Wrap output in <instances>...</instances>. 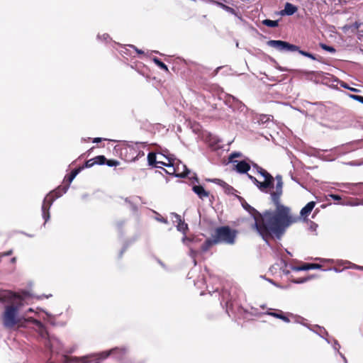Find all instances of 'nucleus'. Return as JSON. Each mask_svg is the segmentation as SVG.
<instances>
[{"label": "nucleus", "mask_w": 363, "mask_h": 363, "mask_svg": "<svg viewBox=\"0 0 363 363\" xmlns=\"http://www.w3.org/2000/svg\"><path fill=\"white\" fill-rule=\"evenodd\" d=\"M274 178L277 183L275 190L270 193V199L275 208L274 211H269L265 213L264 221L272 224L269 227L272 231L281 235L285 233L287 228L296 223L299 218L291 213L289 206L282 204L281 202L284 186L281 175L277 174Z\"/></svg>", "instance_id": "1"}, {"label": "nucleus", "mask_w": 363, "mask_h": 363, "mask_svg": "<svg viewBox=\"0 0 363 363\" xmlns=\"http://www.w3.org/2000/svg\"><path fill=\"white\" fill-rule=\"evenodd\" d=\"M242 207L247 211L254 219V223L252 227L255 230L257 233L263 238L264 240L267 242V239L271 237H274L278 240H280L284 233L279 235L274 233L269 229V224L264 221V216L267 212L265 211L263 213H259L256 209L249 205L246 201L242 203ZM269 210H268L269 211Z\"/></svg>", "instance_id": "2"}, {"label": "nucleus", "mask_w": 363, "mask_h": 363, "mask_svg": "<svg viewBox=\"0 0 363 363\" xmlns=\"http://www.w3.org/2000/svg\"><path fill=\"white\" fill-rule=\"evenodd\" d=\"M69 189V186H64L62 188V192H60V189L58 188L53 191L50 192L47 196L44 198L43 204L41 206L42 216L45 220V223H47L50 218V209L53 203V202L60 196L63 194H65ZM45 223H44L45 225Z\"/></svg>", "instance_id": "3"}, {"label": "nucleus", "mask_w": 363, "mask_h": 363, "mask_svg": "<svg viewBox=\"0 0 363 363\" xmlns=\"http://www.w3.org/2000/svg\"><path fill=\"white\" fill-rule=\"evenodd\" d=\"M267 45L280 52H295L298 51L299 54L306 57L311 58L313 60H316V57L314 55L306 51L302 50L299 49V47L290 44L286 41H283L280 40H270L267 42Z\"/></svg>", "instance_id": "4"}, {"label": "nucleus", "mask_w": 363, "mask_h": 363, "mask_svg": "<svg viewBox=\"0 0 363 363\" xmlns=\"http://www.w3.org/2000/svg\"><path fill=\"white\" fill-rule=\"evenodd\" d=\"M218 243L233 245L235 241L236 231L231 230L228 226L218 228L213 235Z\"/></svg>", "instance_id": "5"}, {"label": "nucleus", "mask_w": 363, "mask_h": 363, "mask_svg": "<svg viewBox=\"0 0 363 363\" xmlns=\"http://www.w3.org/2000/svg\"><path fill=\"white\" fill-rule=\"evenodd\" d=\"M4 326L6 328H12L18 323V309L15 306H8L2 315Z\"/></svg>", "instance_id": "6"}, {"label": "nucleus", "mask_w": 363, "mask_h": 363, "mask_svg": "<svg viewBox=\"0 0 363 363\" xmlns=\"http://www.w3.org/2000/svg\"><path fill=\"white\" fill-rule=\"evenodd\" d=\"M258 173L264 179V182H260L259 190L262 192L268 193V189L274 187V178L263 168L258 169Z\"/></svg>", "instance_id": "7"}, {"label": "nucleus", "mask_w": 363, "mask_h": 363, "mask_svg": "<svg viewBox=\"0 0 363 363\" xmlns=\"http://www.w3.org/2000/svg\"><path fill=\"white\" fill-rule=\"evenodd\" d=\"M172 172H167L169 175H173L177 178H184L189 173V170L186 166L181 162H175V160L172 159Z\"/></svg>", "instance_id": "8"}, {"label": "nucleus", "mask_w": 363, "mask_h": 363, "mask_svg": "<svg viewBox=\"0 0 363 363\" xmlns=\"http://www.w3.org/2000/svg\"><path fill=\"white\" fill-rule=\"evenodd\" d=\"M170 216L174 223H177V230L185 233V231L188 229V226L187 224H186L184 221L182 220L181 216L176 213H172Z\"/></svg>", "instance_id": "9"}, {"label": "nucleus", "mask_w": 363, "mask_h": 363, "mask_svg": "<svg viewBox=\"0 0 363 363\" xmlns=\"http://www.w3.org/2000/svg\"><path fill=\"white\" fill-rule=\"evenodd\" d=\"M271 309H269L267 312L264 313V314L272 316L274 318H278L284 321V323H289L290 318H289V315L287 313H284L281 310H276V311L272 312L270 311Z\"/></svg>", "instance_id": "10"}, {"label": "nucleus", "mask_w": 363, "mask_h": 363, "mask_svg": "<svg viewBox=\"0 0 363 363\" xmlns=\"http://www.w3.org/2000/svg\"><path fill=\"white\" fill-rule=\"evenodd\" d=\"M228 102L230 104V106L233 108H238L240 111H243L246 109L245 104H242L238 99L233 96H229Z\"/></svg>", "instance_id": "11"}, {"label": "nucleus", "mask_w": 363, "mask_h": 363, "mask_svg": "<svg viewBox=\"0 0 363 363\" xmlns=\"http://www.w3.org/2000/svg\"><path fill=\"white\" fill-rule=\"evenodd\" d=\"M236 171L241 174L247 173L250 169V164L245 160L237 162L235 165Z\"/></svg>", "instance_id": "12"}, {"label": "nucleus", "mask_w": 363, "mask_h": 363, "mask_svg": "<svg viewBox=\"0 0 363 363\" xmlns=\"http://www.w3.org/2000/svg\"><path fill=\"white\" fill-rule=\"evenodd\" d=\"M298 9L296 6L291 3H286L284 6V9L281 11L280 13L282 16H291L294 14L297 11Z\"/></svg>", "instance_id": "13"}, {"label": "nucleus", "mask_w": 363, "mask_h": 363, "mask_svg": "<svg viewBox=\"0 0 363 363\" xmlns=\"http://www.w3.org/2000/svg\"><path fill=\"white\" fill-rule=\"evenodd\" d=\"M192 190L201 199H203L209 196V193L202 186L195 185L192 187Z\"/></svg>", "instance_id": "14"}, {"label": "nucleus", "mask_w": 363, "mask_h": 363, "mask_svg": "<svg viewBox=\"0 0 363 363\" xmlns=\"http://www.w3.org/2000/svg\"><path fill=\"white\" fill-rule=\"evenodd\" d=\"M315 206V201L308 202L300 211V215L303 218H306L312 211Z\"/></svg>", "instance_id": "15"}, {"label": "nucleus", "mask_w": 363, "mask_h": 363, "mask_svg": "<svg viewBox=\"0 0 363 363\" xmlns=\"http://www.w3.org/2000/svg\"><path fill=\"white\" fill-rule=\"evenodd\" d=\"M43 312L45 313L47 318H46V320L50 323L52 324V325H60V326H64L65 325V323L63 322H60V323H56L55 322V319L58 316V315H60L62 313H60L59 314H57V315H53L52 313H50V312L48 311H43Z\"/></svg>", "instance_id": "16"}, {"label": "nucleus", "mask_w": 363, "mask_h": 363, "mask_svg": "<svg viewBox=\"0 0 363 363\" xmlns=\"http://www.w3.org/2000/svg\"><path fill=\"white\" fill-rule=\"evenodd\" d=\"M287 314L289 315V317L291 318V319L294 320V323L301 324V325L306 327L310 330H313V329L311 328V327L310 325H308V324H306L303 322L305 320V319L303 317L297 315H294L291 313H287Z\"/></svg>", "instance_id": "17"}, {"label": "nucleus", "mask_w": 363, "mask_h": 363, "mask_svg": "<svg viewBox=\"0 0 363 363\" xmlns=\"http://www.w3.org/2000/svg\"><path fill=\"white\" fill-rule=\"evenodd\" d=\"M217 244L214 237L213 236L212 239H207L201 245V250L203 252H206L209 250V248L213 245Z\"/></svg>", "instance_id": "18"}, {"label": "nucleus", "mask_w": 363, "mask_h": 363, "mask_svg": "<svg viewBox=\"0 0 363 363\" xmlns=\"http://www.w3.org/2000/svg\"><path fill=\"white\" fill-rule=\"evenodd\" d=\"M313 329V332L318 335L320 337H323L324 335H328V332L325 330V329L323 327H320L318 325H314L313 327H311Z\"/></svg>", "instance_id": "19"}, {"label": "nucleus", "mask_w": 363, "mask_h": 363, "mask_svg": "<svg viewBox=\"0 0 363 363\" xmlns=\"http://www.w3.org/2000/svg\"><path fill=\"white\" fill-rule=\"evenodd\" d=\"M152 61L154 62V63L157 65L160 69L166 71V72H169V69H168V67L164 63L162 62L159 58L157 57H153L152 58Z\"/></svg>", "instance_id": "20"}, {"label": "nucleus", "mask_w": 363, "mask_h": 363, "mask_svg": "<svg viewBox=\"0 0 363 363\" xmlns=\"http://www.w3.org/2000/svg\"><path fill=\"white\" fill-rule=\"evenodd\" d=\"M161 156H162L163 157H166L168 160V162L166 163V162H162V161H157V164H160L163 166H165V167H167L168 168H171L172 167V159L173 157H167L166 155H164V154H160Z\"/></svg>", "instance_id": "21"}, {"label": "nucleus", "mask_w": 363, "mask_h": 363, "mask_svg": "<svg viewBox=\"0 0 363 363\" xmlns=\"http://www.w3.org/2000/svg\"><path fill=\"white\" fill-rule=\"evenodd\" d=\"M218 5H219L222 9H223L225 11H227L228 13H230V14H233V15H235V16H238V13L236 12V11L232 8V7H230L227 5H225L222 3H218Z\"/></svg>", "instance_id": "22"}, {"label": "nucleus", "mask_w": 363, "mask_h": 363, "mask_svg": "<svg viewBox=\"0 0 363 363\" xmlns=\"http://www.w3.org/2000/svg\"><path fill=\"white\" fill-rule=\"evenodd\" d=\"M83 167H79V168H77V169H74V170H72L68 177V182H69V184H70L73 180L74 179L77 177V175L80 172L81 169H82ZM67 186H69V184H68Z\"/></svg>", "instance_id": "23"}, {"label": "nucleus", "mask_w": 363, "mask_h": 363, "mask_svg": "<svg viewBox=\"0 0 363 363\" xmlns=\"http://www.w3.org/2000/svg\"><path fill=\"white\" fill-rule=\"evenodd\" d=\"M291 269L293 271H296V272L309 270L310 269V264L305 263L301 266L292 267Z\"/></svg>", "instance_id": "24"}, {"label": "nucleus", "mask_w": 363, "mask_h": 363, "mask_svg": "<svg viewBox=\"0 0 363 363\" xmlns=\"http://www.w3.org/2000/svg\"><path fill=\"white\" fill-rule=\"evenodd\" d=\"M262 24L266 26L270 27V28H275V27L278 26V21H272L270 19H265V20L262 21Z\"/></svg>", "instance_id": "25"}, {"label": "nucleus", "mask_w": 363, "mask_h": 363, "mask_svg": "<svg viewBox=\"0 0 363 363\" xmlns=\"http://www.w3.org/2000/svg\"><path fill=\"white\" fill-rule=\"evenodd\" d=\"M114 349H118V350H124V353H121L119 351H116L115 352V354H112L115 358L118 359H121L123 358V356L125 355V354L127 353L128 352V349L126 347H115Z\"/></svg>", "instance_id": "26"}, {"label": "nucleus", "mask_w": 363, "mask_h": 363, "mask_svg": "<svg viewBox=\"0 0 363 363\" xmlns=\"http://www.w3.org/2000/svg\"><path fill=\"white\" fill-rule=\"evenodd\" d=\"M147 162L149 165L153 166L157 164L156 155L153 152H150L147 155Z\"/></svg>", "instance_id": "27"}, {"label": "nucleus", "mask_w": 363, "mask_h": 363, "mask_svg": "<svg viewBox=\"0 0 363 363\" xmlns=\"http://www.w3.org/2000/svg\"><path fill=\"white\" fill-rule=\"evenodd\" d=\"M95 164H104L106 162V158L104 155H99L94 158Z\"/></svg>", "instance_id": "28"}, {"label": "nucleus", "mask_w": 363, "mask_h": 363, "mask_svg": "<svg viewBox=\"0 0 363 363\" xmlns=\"http://www.w3.org/2000/svg\"><path fill=\"white\" fill-rule=\"evenodd\" d=\"M273 117L270 115H262L259 118L261 123H267L272 120Z\"/></svg>", "instance_id": "29"}, {"label": "nucleus", "mask_w": 363, "mask_h": 363, "mask_svg": "<svg viewBox=\"0 0 363 363\" xmlns=\"http://www.w3.org/2000/svg\"><path fill=\"white\" fill-rule=\"evenodd\" d=\"M10 292L7 291H0V302H4L9 298Z\"/></svg>", "instance_id": "30"}, {"label": "nucleus", "mask_w": 363, "mask_h": 363, "mask_svg": "<svg viewBox=\"0 0 363 363\" xmlns=\"http://www.w3.org/2000/svg\"><path fill=\"white\" fill-rule=\"evenodd\" d=\"M97 39L104 42H108L111 40V38L108 34L104 33V34H98L97 35Z\"/></svg>", "instance_id": "31"}, {"label": "nucleus", "mask_w": 363, "mask_h": 363, "mask_svg": "<svg viewBox=\"0 0 363 363\" xmlns=\"http://www.w3.org/2000/svg\"><path fill=\"white\" fill-rule=\"evenodd\" d=\"M320 46L323 50L328 51L330 53H335L336 51L333 47L327 45L324 43H320Z\"/></svg>", "instance_id": "32"}, {"label": "nucleus", "mask_w": 363, "mask_h": 363, "mask_svg": "<svg viewBox=\"0 0 363 363\" xmlns=\"http://www.w3.org/2000/svg\"><path fill=\"white\" fill-rule=\"evenodd\" d=\"M241 155H242V154L239 152H234L231 153L229 156L230 162L236 163L238 161L233 160V158L241 157Z\"/></svg>", "instance_id": "33"}, {"label": "nucleus", "mask_w": 363, "mask_h": 363, "mask_svg": "<svg viewBox=\"0 0 363 363\" xmlns=\"http://www.w3.org/2000/svg\"><path fill=\"white\" fill-rule=\"evenodd\" d=\"M155 213L156 214V216L155 217L156 220L161 222L162 223H164V224L168 223V220L166 218H163L160 214H159L157 212H155Z\"/></svg>", "instance_id": "34"}, {"label": "nucleus", "mask_w": 363, "mask_h": 363, "mask_svg": "<svg viewBox=\"0 0 363 363\" xmlns=\"http://www.w3.org/2000/svg\"><path fill=\"white\" fill-rule=\"evenodd\" d=\"M197 255V251L192 249L190 247V252H189V256L192 258L193 262L194 265H196V256Z\"/></svg>", "instance_id": "35"}, {"label": "nucleus", "mask_w": 363, "mask_h": 363, "mask_svg": "<svg viewBox=\"0 0 363 363\" xmlns=\"http://www.w3.org/2000/svg\"><path fill=\"white\" fill-rule=\"evenodd\" d=\"M247 177L252 182V183L259 189L260 182H259L255 177L250 174H247Z\"/></svg>", "instance_id": "36"}, {"label": "nucleus", "mask_w": 363, "mask_h": 363, "mask_svg": "<svg viewBox=\"0 0 363 363\" xmlns=\"http://www.w3.org/2000/svg\"><path fill=\"white\" fill-rule=\"evenodd\" d=\"M106 164L108 167H116L119 164V162L117 160H109L106 161Z\"/></svg>", "instance_id": "37"}, {"label": "nucleus", "mask_w": 363, "mask_h": 363, "mask_svg": "<svg viewBox=\"0 0 363 363\" xmlns=\"http://www.w3.org/2000/svg\"><path fill=\"white\" fill-rule=\"evenodd\" d=\"M350 96L355 101H357L363 104V96L360 95L350 94Z\"/></svg>", "instance_id": "38"}, {"label": "nucleus", "mask_w": 363, "mask_h": 363, "mask_svg": "<svg viewBox=\"0 0 363 363\" xmlns=\"http://www.w3.org/2000/svg\"><path fill=\"white\" fill-rule=\"evenodd\" d=\"M94 164H95V163H94V158H93V159L87 160L85 162L84 167L90 168V167H93Z\"/></svg>", "instance_id": "39"}, {"label": "nucleus", "mask_w": 363, "mask_h": 363, "mask_svg": "<svg viewBox=\"0 0 363 363\" xmlns=\"http://www.w3.org/2000/svg\"><path fill=\"white\" fill-rule=\"evenodd\" d=\"M210 181L213 182V183L218 184H219L220 186H225L227 185V184L225 182H223V181H222V180H220L219 179H211Z\"/></svg>", "instance_id": "40"}, {"label": "nucleus", "mask_w": 363, "mask_h": 363, "mask_svg": "<svg viewBox=\"0 0 363 363\" xmlns=\"http://www.w3.org/2000/svg\"><path fill=\"white\" fill-rule=\"evenodd\" d=\"M333 347L334 350H335V351H336L338 354H339V352H340L339 351L340 347V344L338 343L337 340H334L333 345Z\"/></svg>", "instance_id": "41"}, {"label": "nucleus", "mask_w": 363, "mask_h": 363, "mask_svg": "<svg viewBox=\"0 0 363 363\" xmlns=\"http://www.w3.org/2000/svg\"><path fill=\"white\" fill-rule=\"evenodd\" d=\"M31 322L33 323L40 329H42V330L44 329V326H43V323L40 321H39V320H38L36 319H33L31 320Z\"/></svg>", "instance_id": "42"}, {"label": "nucleus", "mask_w": 363, "mask_h": 363, "mask_svg": "<svg viewBox=\"0 0 363 363\" xmlns=\"http://www.w3.org/2000/svg\"><path fill=\"white\" fill-rule=\"evenodd\" d=\"M193 241L192 239H190V238H186V236H184L183 238H182V242L187 245V246H189V243Z\"/></svg>", "instance_id": "43"}, {"label": "nucleus", "mask_w": 363, "mask_h": 363, "mask_svg": "<svg viewBox=\"0 0 363 363\" xmlns=\"http://www.w3.org/2000/svg\"><path fill=\"white\" fill-rule=\"evenodd\" d=\"M317 228H318V225L314 222H311L309 229L313 232H315Z\"/></svg>", "instance_id": "44"}, {"label": "nucleus", "mask_w": 363, "mask_h": 363, "mask_svg": "<svg viewBox=\"0 0 363 363\" xmlns=\"http://www.w3.org/2000/svg\"><path fill=\"white\" fill-rule=\"evenodd\" d=\"M341 86H342L343 88H345V89H350V91H354V92H357V91H359V90H358V89H355V88H351V87H350V86H349L346 83H343V84H342V85H341Z\"/></svg>", "instance_id": "45"}, {"label": "nucleus", "mask_w": 363, "mask_h": 363, "mask_svg": "<svg viewBox=\"0 0 363 363\" xmlns=\"http://www.w3.org/2000/svg\"><path fill=\"white\" fill-rule=\"evenodd\" d=\"M308 279H309V278L297 279L294 280V282L296 284H303V283L306 282V281H308Z\"/></svg>", "instance_id": "46"}, {"label": "nucleus", "mask_w": 363, "mask_h": 363, "mask_svg": "<svg viewBox=\"0 0 363 363\" xmlns=\"http://www.w3.org/2000/svg\"><path fill=\"white\" fill-rule=\"evenodd\" d=\"M12 253H13V250H10L4 252H1V253H0V257L10 256V255H12Z\"/></svg>", "instance_id": "47"}, {"label": "nucleus", "mask_w": 363, "mask_h": 363, "mask_svg": "<svg viewBox=\"0 0 363 363\" xmlns=\"http://www.w3.org/2000/svg\"><path fill=\"white\" fill-rule=\"evenodd\" d=\"M322 266L318 264H310V269H321Z\"/></svg>", "instance_id": "48"}, {"label": "nucleus", "mask_w": 363, "mask_h": 363, "mask_svg": "<svg viewBox=\"0 0 363 363\" xmlns=\"http://www.w3.org/2000/svg\"><path fill=\"white\" fill-rule=\"evenodd\" d=\"M128 47H130L132 49H134L135 52L138 54H143L144 52L142 50L138 49L135 45H129Z\"/></svg>", "instance_id": "49"}, {"label": "nucleus", "mask_w": 363, "mask_h": 363, "mask_svg": "<svg viewBox=\"0 0 363 363\" xmlns=\"http://www.w3.org/2000/svg\"><path fill=\"white\" fill-rule=\"evenodd\" d=\"M350 268L363 271V267L357 265L355 264H352L351 266L350 267Z\"/></svg>", "instance_id": "50"}, {"label": "nucleus", "mask_w": 363, "mask_h": 363, "mask_svg": "<svg viewBox=\"0 0 363 363\" xmlns=\"http://www.w3.org/2000/svg\"><path fill=\"white\" fill-rule=\"evenodd\" d=\"M125 201L126 203H130V204L131 205V207H132L133 210H134V211H136V210H137V206H136L135 205L133 204V203L130 202V199H129L128 198H125Z\"/></svg>", "instance_id": "51"}, {"label": "nucleus", "mask_w": 363, "mask_h": 363, "mask_svg": "<svg viewBox=\"0 0 363 363\" xmlns=\"http://www.w3.org/2000/svg\"><path fill=\"white\" fill-rule=\"evenodd\" d=\"M318 259L322 262H334L333 259H321L318 258Z\"/></svg>", "instance_id": "52"}, {"label": "nucleus", "mask_w": 363, "mask_h": 363, "mask_svg": "<svg viewBox=\"0 0 363 363\" xmlns=\"http://www.w3.org/2000/svg\"><path fill=\"white\" fill-rule=\"evenodd\" d=\"M339 354V355L341 357V358L343 359L344 363H347V360L346 357H345V355H344L342 352H339V354Z\"/></svg>", "instance_id": "53"}, {"label": "nucleus", "mask_w": 363, "mask_h": 363, "mask_svg": "<svg viewBox=\"0 0 363 363\" xmlns=\"http://www.w3.org/2000/svg\"><path fill=\"white\" fill-rule=\"evenodd\" d=\"M103 139L101 138H94L93 140V143H99Z\"/></svg>", "instance_id": "54"}, {"label": "nucleus", "mask_w": 363, "mask_h": 363, "mask_svg": "<svg viewBox=\"0 0 363 363\" xmlns=\"http://www.w3.org/2000/svg\"><path fill=\"white\" fill-rule=\"evenodd\" d=\"M332 197L335 199V200H340L341 198L340 196L338 195H332Z\"/></svg>", "instance_id": "55"}, {"label": "nucleus", "mask_w": 363, "mask_h": 363, "mask_svg": "<svg viewBox=\"0 0 363 363\" xmlns=\"http://www.w3.org/2000/svg\"><path fill=\"white\" fill-rule=\"evenodd\" d=\"M126 248H127V246H124V247H123V250H121V255H120L121 256V255H123V253L125 251Z\"/></svg>", "instance_id": "56"}, {"label": "nucleus", "mask_w": 363, "mask_h": 363, "mask_svg": "<svg viewBox=\"0 0 363 363\" xmlns=\"http://www.w3.org/2000/svg\"><path fill=\"white\" fill-rule=\"evenodd\" d=\"M253 167L257 169V172H258V169L261 168L260 167H259L257 164H254L253 165Z\"/></svg>", "instance_id": "57"}, {"label": "nucleus", "mask_w": 363, "mask_h": 363, "mask_svg": "<svg viewBox=\"0 0 363 363\" xmlns=\"http://www.w3.org/2000/svg\"><path fill=\"white\" fill-rule=\"evenodd\" d=\"M16 262V257L11 258V263H15Z\"/></svg>", "instance_id": "58"}, {"label": "nucleus", "mask_w": 363, "mask_h": 363, "mask_svg": "<svg viewBox=\"0 0 363 363\" xmlns=\"http://www.w3.org/2000/svg\"><path fill=\"white\" fill-rule=\"evenodd\" d=\"M43 296H45L46 298H48L52 296V294H49V295H46V296L43 295Z\"/></svg>", "instance_id": "59"}, {"label": "nucleus", "mask_w": 363, "mask_h": 363, "mask_svg": "<svg viewBox=\"0 0 363 363\" xmlns=\"http://www.w3.org/2000/svg\"><path fill=\"white\" fill-rule=\"evenodd\" d=\"M165 172L167 174V172H172V168H169V170L164 169Z\"/></svg>", "instance_id": "60"}, {"label": "nucleus", "mask_w": 363, "mask_h": 363, "mask_svg": "<svg viewBox=\"0 0 363 363\" xmlns=\"http://www.w3.org/2000/svg\"><path fill=\"white\" fill-rule=\"evenodd\" d=\"M333 271H335V272H340V271L338 270L337 268H333L332 269Z\"/></svg>", "instance_id": "61"}, {"label": "nucleus", "mask_w": 363, "mask_h": 363, "mask_svg": "<svg viewBox=\"0 0 363 363\" xmlns=\"http://www.w3.org/2000/svg\"><path fill=\"white\" fill-rule=\"evenodd\" d=\"M226 293H227V292H223V299H225V298H225V294H226Z\"/></svg>", "instance_id": "62"}, {"label": "nucleus", "mask_w": 363, "mask_h": 363, "mask_svg": "<svg viewBox=\"0 0 363 363\" xmlns=\"http://www.w3.org/2000/svg\"><path fill=\"white\" fill-rule=\"evenodd\" d=\"M158 262L162 267H164V264L161 261H158Z\"/></svg>", "instance_id": "63"}, {"label": "nucleus", "mask_w": 363, "mask_h": 363, "mask_svg": "<svg viewBox=\"0 0 363 363\" xmlns=\"http://www.w3.org/2000/svg\"><path fill=\"white\" fill-rule=\"evenodd\" d=\"M270 283H272L274 285H276L275 283L272 279H267Z\"/></svg>", "instance_id": "64"}]
</instances>
